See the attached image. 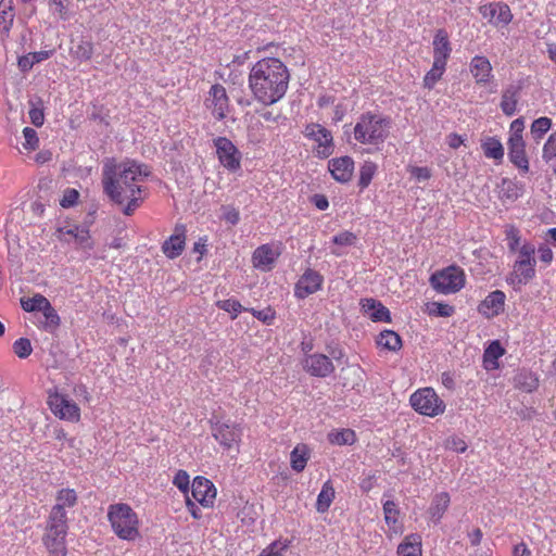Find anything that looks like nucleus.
<instances>
[{"label": "nucleus", "instance_id": "obj_1", "mask_svg": "<svg viewBox=\"0 0 556 556\" xmlns=\"http://www.w3.org/2000/svg\"><path fill=\"white\" fill-rule=\"evenodd\" d=\"M149 174L148 166L136 161L117 163L115 159H106L102 167L103 191L116 204L127 202L123 213L129 216L142 202L140 182Z\"/></svg>", "mask_w": 556, "mask_h": 556}, {"label": "nucleus", "instance_id": "obj_2", "mask_svg": "<svg viewBox=\"0 0 556 556\" xmlns=\"http://www.w3.org/2000/svg\"><path fill=\"white\" fill-rule=\"evenodd\" d=\"M289 79V71L279 59L264 58L250 70L249 89L255 101L271 105L285 97Z\"/></svg>", "mask_w": 556, "mask_h": 556}, {"label": "nucleus", "instance_id": "obj_3", "mask_svg": "<svg viewBox=\"0 0 556 556\" xmlns=\"http://www.w3.org/2000/svg\"><path fill=\"white\" fill-rule=\"evenodd\" d=\"M391 119L379 113H363L353 130L354 139L366 146L379 147L389 137Z\"/></svg>", "mask_w": 556, "mask_h": 556}, {"label": "nucleus", "instance_id": "obj_4", "mask_svg": "<svg viewBox=\"0 0 556 556\" xmlns=\"http://www.w3.org/2000/svg\"><path fill=\"white\" fill-rule=\"evenodd\" d=\"M108 520L118 539L135 541L139 538V518L128 504L117 503L110 505L108 508Z\"/></svg>", "mask_w": 556, "mask_h": 556}, {"label": "nucleus", "instance_id": "obj_5", "mask_svg": "<svg viewBox=\"0 0 556 556\" xmlns=\"http://www.w3.org/2000/svg\"><path fill=\"white\" fill-rule=\"evenodd\" d=\"M534 254V244L528 241L521 244L513 265V271L509 278L510 283L526 285L535 277L536 261Z\"/></svg>", "mask_w": 556, "mask_h": 556}, {"label": "nucleus", "instance_id": "obj_6", "mask_svg": "<svg viewBox=\"0 0 556 556\" xmlns=\"http://www.w3.org/2000/svg\"><path fill=\"white\" fill-rule=\"evenodd\" d=\"M429 281L438 293L454 294L464 288L466 276L463 268L451 265L433 273Z\"/></svg>", "mask_w": 556, "mask_h": 556}, {"label": "nucleus", "instance_id": "obj_7", "mask_svg": "<svg viewBox=\"0 0 556 556\" xmlns=\"http://www.w3.org/2000/svg\"><path fill=\"white\" fill-rule=\"evenodd\" d=\"M410 406L420 415L437 417L445 412L446 405L432 388H421L409 397Z\"/></svg>", "mask_w": 556, "mask_h": 556}, {"label": "nucleus", "instance_id": "obj_8", "mask_svg": "<svg viewBox=\"0 0 556 556\" xmlns=\"http://www.w3.org/2000/svg\"><path fill=\"white\" fill-rule=\"evenodd\" d=\"M216 149V155L219 163L230 173H236L241 168V152L226 137H217L213 140Z\"/></svg>", "mask_w": 556, "mask_h": 556}, {"label": "nucleus", "instance_id": "obj_9", "mask_svg": "<svg viewBox=\"0 0 556 556\" xmlns=\"http://www.w3.org/2000/svg\"><path fill=\"white\" fill-rule=\"evenodd\" d=\"M48 405L54 416L62 420L77 422L80 419V408L73 400L64 394L58 392L50 393Z\"/></svg>", "mask_w": 556, "mask_h": 556}, {"label": "nucleus", "instance_id": "obj_10", "mask_svg": "<svg viewBox=\"0 0 556 556\" xmlns=\"http://www.w3.org/2000/svg\"><path fill=\"white\" fill-rule=\"evenodd\" d=\"M304 136L317 144V154L328 157L333 151V138L330 130L320 124L312 123L306 125Z\"/></svg>", "mask_w": 556, "mask_h": 556}, {"label": "nucleus", "instance_id": "obj_11", "mask_svg": "<svg viewBox=\"0 0 556 556\" xmlns=\"http://www.w3.org/2000/svg\"><path fill=\"white\" fill-rule=\"evenodd\" d=\"M205 105L216 119H224L229 109V99L225 87L219 84L213 85L205 100Z\"/></svg>", "mask_w": 556, "mask_h": 556}, {"label": "nucleus", "instance_id": "obj_12", "mask_svg": "<svg viewBox=\"0 0 556 556\" xmlns=\"http://www.w3.org/2000/svg\"><path fill=\"white\" fill-rule=\"evenodd\" d=\"M212 434L224 448L230 450L240 442L242 429L233 422L217 421L213 425Z\"/></svg>", "mask_w": 556, "mask_h": 556}, {"label": "nucleus", "instance_id": "obj_13", "mask_svg": "<svg viewBox=\"0 0 556 556\" xmlns=\"http://www.w3.org/2000/svg\"><path fill=\"white\" fill-rule=\"evenodd\" d=\"M479 12L483 18L496 27L507 26L513 20L511 11L504 2H492L481 5Z\"/></svg>", "mask_w": 556, "mask_h": 556}, {"label": "nucleus", "instance_id": "obj_14", "mask_svg": "<svg viewBox=\"0 0 556 556\" xmlns=\"http://www.w3.org/2000/svg\"><path fill=\"white\" fill-rule=\"evenodd\" d=\"M203 507H212L216 497L215 485L204 477H195L191 485V496Z\"/></svg>", "mask_w": 556, "mask_h": 556}, {"label": "nucleus", "instance_id": "obj_15", "mask_svg": "<svg viewBox=\"0 0 556 556\" xmlns=\"http://www.w3.org/2000/svg\"><path fill=\"white\" fill-rule=\"evenodd\" d=\"M187 228L182 224H177L170 235L162 244V252L164 255L174 260L180 256L186 247Z\"/></svg>", "mask_w": 556, "mask_h": 556}, {"label": "nucleus", "instance_id": "obj_16", "mask_svg": "<svg viewBox=\"0 0 556 556\" xmlns=\"http://www.w3.org/2000/svg\"><path fill=\"white\" fill-rule=\"evenodd\" d=\"M304 369L314 377L325 378L334 371L331 359L320 353L309 354L303 361Z\"/></svg>", "mask_w": 556, "mask_h": 556}, {"label": "nucleus", "instance_id": "obj_17", "mask_svg": "<svg viewBox=\"0 0 556 556\" xmlns=\"http://www.w3.org/2000/svg\"><path fill=\"white\" fill-rule=\"evenodd\" d=\"M323 282L324 278L319 273L313 269H307L296 282L294 295L298 299H305L317 292L321 288Z\"/></svg>", "mask_w": 556, "mask_h": 556}, {"label": "nucleus", "instance_id": "obj_18", "mask_svg": "<svg viewBox=\"0 0 556 556\" xmlns=\"http://www.w3.org/2000/svg\"><path fill=\"white\" fill-rule=\"evenodd\" d=\"M279 255L280 252L270 244H262L252 254L253 266L258 270L269 271L273 269Z\"/></svg>", "mask_w": 556, "mask_h": 556}, {"label": "nucleus", "instance_id": "obj_19", "mask_svg": "<svg viewBox=\"0 0 556 556\" xmlns=\"http://www.w3.org/2000/svg\"><path fill=\"white\" fill-rule=\"evenodd\" d=\"M521 89L520 83L509 84L503 89L500 108L506 116H513L518 112Z\"/></svg>", "mask_w": 556, "mask_h": 556}, {"label": "nucleus", "instance_id": "obj_20", "mask_svg": "<svg viewBox=\"0 0 556 556\" xmlns=\"http://www.w3.org/2000/svg\"><path fill=\"white\" fill-rule=\"evenodd\" d=\"M469 70L478 85H486L494 77L493 67L483 55H475L469 63Z\"/></svg>", "mask_w": 556, "mask_h": 556}, {"label": "nucleus", "instance_id": "obj_21", "mask_svg": "<svg viewBox=\"0 0 556 556\" xmlns=\"http://www.w3.org/2000/svg\"><path fill=\"white\" fill-rule=\"evenodd\" d=\"M433 62L447 64V60L452 53V45L448 34L445 29L440 28L435 31L433 41Z\"/></svg>", "mask_w": 556, "mask_h": 556}, {"label": "nucleus", "instance_id": "obj_22", "mask_svg": "<svg viewBox=\"0 0 556 556\" xmlns=\"http://www.w3.org/2000/svg\"><path fill=\"white\" fill-rule=\"evenodd\" d=\"M505 300V293L501 290H495L486 295V298L479 305L478 311L486 318H492L500 315L504 311Z\"/></svg>", "mask_w": 556, "mask_h": 556}, {"label": "nucleus", "instance_id": "obj_23", "mask_svg": "<svg viewBox=\"0 0 556 556\" xmlns=\"http://www.w3.org/2000/svg\"><path fill=\"white\" fill-rule=\"evenodd\" d=\"M328 167L334 180L348 182L354 173V161L350 156H341L330 160Z\"/></svg>", "mask_w": 556, "mask_h": 556}, {"label": "nucleus", "instance_id": "obj_24", "mask_svg": "<svg viewBox=\"0 0 556 556\" xmlns=\"http://www.w3.org/2000/svg\"><path fill=\"white\" fill-rule=\"evenodd\" d=\"M507 147L509 161L522 174H527L529 172V160L526 153L525 140H519L515 138L514 141H507Z\"/></svg>", "mask_w": 556, "mask_h": 556}, {"label": "nucleus", "instance_id": "obj_25", "mask_svg": "<svg viewBox=\"0 0 556 556\" xmlns=\"http://www.w3.org/2000/svg\"><path fill=\"white\" fill-rule=\"evenodd\" d=\"M361 308L372 321H391L390 311L380 301L372 298L363 299L361 301Z\"/></svg>", "mask_w": 556, "mask_h": 556}, {"label": "nucleus", "instance_id": "obj_26", "mask_svg": "<svg viewBox=\"0 0 556 556\" xmlns=\"http://www.w3.org/2000/svg\"><path fill=\"white\" fill-rule=\"evenodd\" d=\"M397 556H422V540L418 533L406 535L399 544Z\"/></svg>", "mask_w": 556, "mask_h": 556}, {"label": "nucleus", "instance_id": "obj_27", "mask_svg": "<svg viewBox=\"0 0 556 556\" xmlns=\"http://www.w3.org/2000/svg\"><path fill=\"white\" fill-rule=\"evenodd\" d=\"M67 513H60V508H51L47 520V532L67 534Z\"/></svg>", "mask_w": 556, "mask_h": 556}, {"label": "nucleus", "instance_id": "obj_28", "mask_svg": "<svg viewBox=\"0 0 556 556\" xmlns=\"http://www.w3.org/2000/svg\"><path fill=\"white\" fill-rule=\"evenodd\" d=\"M450 502L451 497L447 492H441L433 496L428 514L435 523L443 517L450 506Z\"/></svg>", "mask_w": 556, "mask_h": 556}, {"label": "nucleus", "instance_id": "obj_29", "mask_svg": "<svg viewBox=\"0 0 556 556\" xmlns=\"http://www.w3.org/2000/svg\"><path fill=\"white\" fill-rule=\"evenodd\" d=\"M53 53L54 50H42L38 52L27 53L18 58L17 66L21 72L27 73L33 68L35 64L50 59L53 55Z\"/></svg>", "mask_w": 556, "mask_h": 556}, {"label": "nucleus", "instance_id": "obj_30", "mask_svg": "<svg viewBox=\"0 0 556 556\" xmlns=\"http://www.w3.org/2000/svg\"><path fill=\"white\" fill-rule=\"evenodd\" d=\"M66 534L47 532L43 535V543L51 556H66Z\"/></svg>", "mask_w": 556, "mask_h": 556}, {"label": "nucleus", "instance_id": "obj_31", "mask_svg": "<svg viewBox=\"0 0 556 556\" xmlns=\"http://www.w3.org/2000/svg\"><path fill=\"white\" fill-rule=\"evenodd\" d=\"M484 156L501 163L504 159V147L496 137H486L481 141Z\"/></svg>", "mask_w": 556, "mask_h": 556}, {"label": "nucleus", "instance_id": "obj_32", "mask_svg": "<svg viewBox=\"0 0 556 556\" xmlns=\"http://www.w3.org/2000/svg\"><path fill=\"white\" fill-rule=\"evenodd\" d=\"M309 459V448L305 444H298L290 454V465L295 472H302Z\"/></svg>", "mask_w": 556, "mask_h": 556}, {"label": "nucleus", "instance_id": "obj_33", "mask_svg": "<svg viewBox=\"0 0 556 556\" xmlns=\"http://www.w3.org/2000/svg\"><path fill=\"white\" fill-rule=\"evenodd\" d=\"M336 497V491L330 480H327L317 496L316 510L320 514L328 511Z\"/></svg>", "mask_w": 556, "mask_h": 556}, {"label": "nucleus", "instance_id": "obj_34", "mask_svg": "<svg viewBox=\"0 0 556 556\" xmlns=\"http://www.w3.org/2000/svg\"><path fill=\"white\" fill-rule=\"evenodd\" d=\"M77 493L74 489L64 488L56 492L55 504L52 508H60V513H67L66 508H72L77 504Z\"/></svg>", "mask_w": 556, "mask_h": 556}, {"label": "nucleus", "instance_id": "obj_35", "mask_svg": "<svg viewBox=\"0 0 556 556\" xmlns=\"http://www.w3.org/2000/svg\"><path fill=\"white\" fill-rule=\"evenodd\" d=\"M14 13H13V0H1L0 1V33L3 36H8L13 25Z\"/></svg>", "mask_w": 556, "mask_h": 556}, {"label": "nucleus", "instance_id": "obj_36", "mask_svg": "<svg viewBox=\"0 0 556 556\" xmlns=\"http://www.w3.org/2000/svg\"><path fill=\"white\" fill-rule=\"evenodd\" d=\"M328 440L333 445H352L356 434L352 429H336L328 433Z\"/></svg>", "mask_w": 556, "mask_h": 556}, {"label": "nucleus", "instance_id": "obj_37", "mask_svg": "<svg viewBox=\"0 0 556 556\" xmlns=\"http://www.w3.org/2000/svg\"><path fill=\"white\" fill-rule=\"evenodd\" d=\"M377 344L379 346H382L389 351H397L401 349L402 346V340H401V337L392 331V330H384L382 332H380L378 339H377Z\"/></svg>", "mask_w": 556, "mask_h": 556}, {"label": "nucleus", "instance_id": "obj_38", "mask_svg": "<svg viewBox=\"0 0 556 556\" xmlns=\"http://www.w3.org/2000/svg\"><path fill=\"white\" fill-rule=\"evenodd\" d=\"M41 313L43 319L40 320V327L48 332H53L60 326V316L56 311L49 302Z\"/></svg>", "mask_w": 556, "mask_h": 556}, {"label": "nucleus", "instance_id": "obj_39", "mask_svg": "<svg viewBox=\"0 0 556 556\" xmlns=\"http://www.w3.org/2000/svg\"><path fill=\"white\" fill-rule=\"evenodd\" d=\"M48 304L49 300L41 294L21 299V306L25 312H42Z\"/></svg>", "mask_w": 556, "mask_h": 556}, {"label": "nucleus", "instance_id": "obj_40", "mask_svg": "<svg viewBox=\"0 0 556 556\" xmlns=\"http://www.w3.org/2000/svg\"><path fill=\"white\" fill-rule=\"evenodd\" d=\"M445 68V64L433 62L432 67L426 73L424 77V87L427 89H432L434 85L442 78Z\"/></svg>", "mask_w": 556, "mask_h": 556}, {"label": "nucleus", "instance_id": "obj_41", "mask_svg": "<svg viewBox=\"0 0 556 556\" xmlns=\"http://www.w3.org/2000/svg\"><path fill=\"white\" fill-rule=\"evenodd\" d=\"M504 353L505 350L503 349L501 343L498 341H492L484 350L483 361L486 365L491 364L493 367H496L498 365V358L502 357Z\"/></svg>", "mask_w": 556, "mask_h": 556}, {"label": "nucleus", "instance_id": "obj_42", "mask_svg": "<svg viewBox=\"0 0 556 556\" xmlns=\"http://www.w3.org/2000/svg\"><path fill=\"white\" fill-rule=\"evenodd\" d=\"M377 172L376 163L371 161H365L359 168V179L358 186L361 189H365L371 182L375 174Z\"/></svg>", "mask_w": 556, "mask_h": 556}, {"label": "nucleus", "instance_id": "obj_43", "mask_svg": "<svg viewBox=\"0 0 556 556\" xmlns=\"http://www.w3.org/2000/svg\"><path fill=\"white\" fill-rule=\"evenodd\" d=\"M552 119L548 117H539L531 124V135L534 140H541L544 135L551 129Z\"/></svg>", "mask_w": 556, "mask_h": 556}, {"label": "nucleus", "instance_id": "obj_44", "mask_svg": "<svg viewBox=\"0 0 556 556\" xmlns=\"http://www.w3.org/2000/svg\"><path fill=\"white\" fill-rule=\"evenodd\" d=\"M383 514H384V520L387 522V525L390 527V528H395L396 523H397V518H399V509H397V505L395 504L394 501L392 500H387L383 502Z\"/></svg>", "mask_w": 556, "mask_h": 556}, {"label": "nucleus", "instance_id": "obj_45", "mask_svg": "<svg viewBox=\"0 0 556 556\" xmlns=\"http://www.w3.org/2000/svg\"><path fill=\"white\" fill-rule=\"evenodd\" d=\"M73 55L79 61H88L93 54V45L88 40H80L72 50Z\"/></svg>", "mask_w": 556, "mask_h": 556}, {"label": "nucleus", "instance_id": "obj_46", "mask_svg": "<svg viewBox=\"0 0 556 556\" xmlns=\"http://www.w3.org/2000/svg\"><path fill=\"white\" fill-rule=\"evenodd\" d=\"M70 0H49V8L59 20L67 21L71 16L68 11Z\"/></svg>", "mask_w": 556, "mask_h": 556}, {"label": "nucleus", "instance_id": "obj_47", "mask_svg": "<svg viewBox=\"0 0 556 556\" xmlns=\"http://www.w3.org/2000/svg\"><path fill=\"white\" fill-rule=\"evenodd\" d=\"M216 305L218 308L229 313L232 319H235L242 311H245L241 303L235 299L220 300Z\"/></svg>", "mask_w": 556, "mask_h": 556}, {"label": "nucleus", "instance_id": "obj_48", "mask_svg": "<svg viewBox=\"0 0 556 556\" xmlns=\"http://www.w3.org/2000/svg\"><path fill=\"white\" fill-rule=\"evenodd\" d=\"M289 547V541L277 540L270 543L266 548L262 551L258 556H282Z\"/></svg>", "mask_w": 556, "mask_h": 556}, {"label": "nucleus", "instance_id": "obj_49", "mask_svg": "<svg viewBox=\"0 0 556 556\" xmlns=\"http://www.w3.org/2000/svg\"><path fill=\"white\" fill-rule=\"evenodd\" d=\"M80 228H81V226H78L75 224H67L64 226H60L58 228L59 239L61 241L70 243L75 240V237L77 236Z\"/></svg>", "mask_w": 556, "mask_h": 556}, {"label": "nucleus", "instance_id": "obj_50", "mask_svg": "<svg viewBox=\"0 0 556 556\" xmlns=\"http://www.w3.org/2000/svg\"><path fill=\"white\" fill-rule=\"evenodd\" d=\"M13 352L20 357V358H26L28 357L31 352V343L27 338H20L13 343Z\"/></svg>", "mask_w": 556, "mask_h": 556}, {"label": "nucleus", "instance_id": "obj_51", "mask_svg": "<svg viewBox=\"0 0 556 556\" xmlns=\"http://www.w3.org/2000/svg\"><path fill=\"white\" fill-rule=\"evenodd\" d=\"M542 157L545 162H551L556 159V130L552 132L544 143Z\"/></svg>", "mask_w": 556, "mask_h": 556}, {"label": "nucleus", "instance_id": "obj_52", "mask_svg": "<svg viewBox=\"0 0 556 556\" xmlns=\"http://www.w3.org/2000/svg\"><path fill=\"white\" fill-rule=\"evenodd\" d=\"M245 311L250 312L255 318L264 323L265 325H273L275 319V311L270 307H266L264 309H255V308H245Z\"/></svg>", "mask_w": 556, "mask_h": 556}, {"label": "nucleus", "instance_id": "obj_53", "mask_svg": "<svg viewBox=\"0 0 556 556\" xmlns=\"http://www.w3.org/2000/svg\"><path fill=\"white\" fill-rule=\"evenodd\" d=\"M23 136L25 139L24 148L26 150H36L39 144V139L37 136V131L34 128L25 127L23 129Z\"/></svg>", "mask_w": 556, "mask_h": 556}, {"label": "nucleus", "instance_id": "obj_54", "mask_svg": "<svg viewBox=\"0 0 556 556\" xmlns=\"http://www.w3.org/2000/svg\"><path fill=\"white\" fill-rule=\"evenodd\" d=\"M525 130V119L523 117L516 118L511 122L509 127V138L508 141H514L515 138L519 140H523L522 132Z\"/></svg>", "mask_w": 556, "mask_h": 556}, {"label": "nucleus", "instance_id": "obj_55", "mask_svg": "<svg viewBox=\"0 0 556 556\" xmlns=\"http://www.w3.org/2000/svg\"><path fill=\"white\" fill-rule=\"evenodd\" d=\"M356 236L351 231H343L332 238V242L341 247H351L356 242Z\"/></svg>", "mask_w": 556, "mask_h": 556}, {"label": "nucleus", "instance_id": "obj_56", "mask_svg": "<svg viewBox=\"0 0 556 556\" xmlns=\"http://www.w3.org/2000/svg\"><path fill=\"white\" fill-rule=\"evenodd\" d=\"M74 242L83 249H92L93 247L92 241L90 239L89 229L86 227L80 228L77 236L75 237Z\"/></svg>", "mask_w": 556, "mask_h": 556}, {"label": "nucleus", "instance_id": "obj_57", "mask_svg": "<svg viewBox=\"0 0 556 556\" xmlns=\"http://www.w3.org/2000/svg\"><path fill=\"white\" fill-rule=\"evenodd\" d=\"M189 475L185 470H178L173 480L174 485L182 491L186 495H189Z\"/></svg>", "mask_w": 556, "mask_h": 556}, {"label": "nucleus", "instance_id": "obj_58", "mask_svg": "<svg viewBox=\"0 0 556 556\" xmlns=\"http://www.w3.org/2000/svg\"><path fill=\"white\" fill-rule=\"evenodd\" d=\"M445 448L456 453H464L467 450V444L462 438L451 437L445 442Z\"/></svg>", "mask_w": 556, "mask_h": 556}, {"label": "nucleus", "instance_id": "obj_59", "mask_svg": "<svg viewBox=\"0 0 556 556\" xmlns=\"http://www.w3.org/2000/svg\"><path fill=\"white\" fill-rule=\"evenodd\" d=\"M506 238L508 241V249L511 252H518V249L521 247L519 231L516 228L511 227L509 230L506 231Z\"/></svg>", "mask_w": 556, "mask_h": 556}, {"label": "nucleus", "instance_id": "obj_60", "mask_svg": "<svg viewBox=\"0 0 556 556\" xmlns=\"http://www.w3.org/2000/svg\"><path fill=\"white\" fill-rule=\"evenodd\" d=\"M78 197H79V193H78L77 190H75V189H67L64 192L63 198L60 201V205L62 207H64V208L72 207L73 205L76 204V202L78 200Z\"/></svg>", "mask_w": 556, "mask_h": 556}, {"label": "nucleus", "instance_id": "obj_61", "mask_svg": "<svg viewBox=\"0 0 556 556\" xmlns=\"http://www.w3.org/2000/svg\"><path fill=\"white\" fill-rule=\"evenodd\" d=\"M223 218L230 225H237L240 220L239 211L231 206H223Z\"/></svg>", "mask_w": 556, "mask_h": 556}, {"label": "nucleus", "instance_id": "obj_62", "mask_svg": "<svg viewBox=\"0 0 556 556\" xmlns=\"http://www.w3.org/2000/svg\"><path fill=\"white\" fill-rule=\"evenodd\" d=\"M538 256L542 263L549 265L553 262L554 253L547 244L543 243L538 248Z\"/></svg>", "mask_w": 556, "mask_h": 556}, {"label": "nucleus", "instance_id": "obj_63", "mask_svg": "<svg viewBox=\"0 0 556 556\" xmlns=\"http://www.w3.org/2000/svg\"><path fill=\"white\" fill-rule=\"evenodd\" d=\"M409 173L418 181H426L431 177V170L428 167L414 166Z\"/></svg>", "mask_w": 556, "mask_h": 556}, {"label": "nucleus", "instance_id": "obj_64", "mask_svg": "<svg viewBox=\"0 0 556 556\" xmlns=\"http://www.w3.org/2000/svg\"><path fill=\"white\" fill-rule=\"evenodd\" d=\"M186 506L194 519H200L202 517L201 509L198 507L197 502L189 495H186Z\"/></svg>", "mask_w": 556, "mask_h": 556}]
</instances>
